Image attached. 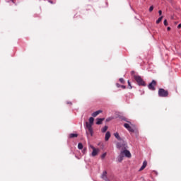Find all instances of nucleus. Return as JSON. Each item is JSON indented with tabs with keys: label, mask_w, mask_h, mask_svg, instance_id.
<instances>
[{
	"label": "nucleus",
	"mask_w": 181,
	"mask_h": 181,
	"mask_svg": "<svg viewBox=\"0 0 181 181\" xmlns=\"http://www.w3.org/2000/svg\"><path fill=\"white\" fill-rule=\"evenodd\" d=\"M159 97H168L169 95V92L163 88H160L158 90Z\"/></svg>",
	"instance_id": "1"
},
{
	"label": "nucleus",
	"mask_w": 181,
	"mask_h": 181,
	"mask_svg": "<svg viewBox=\"0 0 181 181\" xmlns=\"http://www.w3.org/2000/svg\"><path fill=\"white\" fill-rule=\"evenodd\" d=\"M134 80L139 84V86H145V81L140 76H134Z\"/></svg>",
	"instance_id": "2"
},
{
	"label": "nucleus",
	"mask_w": 181,
	"mask_h": 181,
	"mask_svg": "<svg viewBox=\"0 0 181 181\" xmlns=\"http://www.w3.org/2000/svg\"><path fill=\"white\" fill-rule=\"evenodd\" d=\"M117 148H118V149H122V151H125L127 148H128V145L127 144V143L123 141L122 143H117Z\"/></svg>",
	"instance_id": "3"
},
{
	"label": "nucleus",
	"mask_w": 181,
	"mask_h": 181,
	"mask_svg": "<svg viewBox=\"0 0 181 181\" xmlns=\"http://www.w3.org/2000/svg\"><path fill=\"white\" fill-rule=\"evenodd\" d=\"M148 89L151 90V91H155L156 90V88L155 87H156V81L153 80L151 81V83H150L148 84Z\"/></svg>",
	"instance_id": "4"
},
{
	"label": "nucleus",
	"mask_w": 181,
	"mask_h": 181,
	"mask_svg": "<svg viewBox=\"0 0 181 181\" xmlns=\"http://www.w3.org/2000/svg\"><path fill=\"white\" fill-rule=\"evenodd\" d=\"M86 128L88 130L89 134H90V136H93V124L88 123V122H86Z\"/></svg>",
	"instance_id": "5"
},
{
	"label": "nucleus",
	"mask_w": 181,
	"mask_h": 181,
	"mask_svg": "<svg viewBox=\"0 0 181 181\" xmlns=\"http://www.w3.org/2000/svg\"><path fill=\"white\" fill-rule=\"evenodd\" d=\"M91 148L93 149L92 156H97L98 155V152H100V149L95 148L94 146H91Z\"/></svg>",
	"instance_id": "6"
},
{
	"label": "nucleus",
	"mask_w": 181,
	"mask_h": 181,
	"mask_svg": "<svg viewBox=\"0 0 181 181\" xmlns=\"http://www.w3.org/2000/svg\"><path fill=\"white\" fill-rule=\"evenodd\" d=\"M121 153L124 155V156H126V158H131V152L127 150V148L126 150L122 151Z\"/></svg>",
	"instance_id": "7"
},
{
	"label": "nucleus",
	"mask_w": 181,
	"mask_h": 181,
	"mask_svg": "<svg viewBox=\"0 0 181 181\" xmlns=\"http://www.w3.org/2000/svg\"><path fill=\"white\" fill-rule=\"evenodd\" d=\"M147 165H148V162H146V160H144V163H143L142 166L139 169V171L141 172V171L144 170V169H145V168H146Z\"/></svg>",
	"instance_id": "8"
},
{
	"label": "nucleus",
	"mask_w": 181,
	"mask_h": 181,
	"mask_svg": "<svg viewBox=\"0 0 181 181\" xmlns=\"http://www.w3.org/2000/svg\"><path fill=\"white\" fill-rule=\"evenodd\" d=\"M105 119V118H98L96 122V125H101L103 124V121Z\"/></svg>",
	"instance_id": "9"
},
{
	"label": "nucleus",
	"mask_w": 181,
	"mask_h": 181,
	"mask_svg": "<svg viewBox=\"0 0 181 181\" xmlns=\"http://www.w3.org/2000/svg\"><path fill=\"white\" fill-rule=\"evenodd\" d=\"M101 112H103V110H98L96 112H94L93 114H92V117H97L98 115H100V114H101Z\"/></svg>",
	"instance_id": "10"
},
{
	"label": "nucleus",
	"mask_w": 181,
	"mask_h": 181,
	"mask_svg": "<svg viewBox=\"0 0 181 181\" xmlns=\"http://www.w3.org/2000/svg\"><path fill=\"white\" fill-rule=\"evenodd\" d=\"M111 138V133L110 132H107L105 136V140L108 141Z\"/></svg>",
	"instance_id": "11"
},
{
	"label": "nucleus",
	"mask_w": 181,
	"mask_h": 181,
	"mask_svg": "<svg viewBox=\"0 0 181 181\" xmlns=\"http://www.w3.org/2000/svg\"><path fill=\"white\" fill-rule=\"evenodd\" d=\"M124 155L122 154V152H120V154L118 156V162H122L124 160Z\"/></svg>",
	"instance_id": "12"
},
{
	"label": "nucleus",
	"mask_w": 181,
	"mask_h": 181,
	"mask_svg": "<svg viewBox=\"0 0 181 181\" xmlns=\"http://www.w3.org/2000/svg\"><path fill=\"white\" fill-rule=\"evenodd\" d=\"M102 179L107 180V171H103L102 175Z\"/></svg>",
	"instance_id": "13"
},
{
	"label": "nucleus",
	"mask_w": 181,
	"mask_h": 181,
	"mask_svg": "<svg viewBox=\"0 0 181 181\" xmlns=\"http://www.w3.org/2000/svg\"><path fill=\"white\" fill-rule=\"evenodd\" d=\"M114 135H115V138H116L117 139H118V141H121V140H122L121 136H119V134H118V133H115Z\"/></svg>",
	"instance_id": "14"
},
{
	"label": "nucleus",
	"mask_w": 181,
	"mask_h": 181,
	"mask_svg": "<svg viewBox=\"0 0 181 181\" xmlns=\"http://www.w3.org/2000/svg\"><path fill=\"white\" fill-rule=\"evenodd\" d=\"M78 136V134H69V138H77Z\"/></svg>",
	"instance_id": "15"
},
{
	"label": "nucleus",
	"mask_w": 181,
	"mask_h": 181,
	"mask_svg": "<svg viewBox=\"0 0 181 181\" xmlns=\"http://www.w3.org/2000/svg\"><path fill=\"white\" fill-rule=\"evenodd\" d=\"M162 19H163V16H160V18H158V19L156 21V23H160V22H162Z\"/></svg>",
	"instance_id": "16"
},
{
	"label": "nucleus",
	"mask_w": 181,
	"mask_h": 181,
	"mask_svg": "<svg viewBox=\"0 0 181 181\" xmlns=\"http://www.w3.org/2000/svg\"><path fill=\"white\" fill-rule=\"evenodd\" d=\"M89 124H94V117L89 118Z\"/></svg>",
	"instance_id": "17"
},
{
	"label": "nucleus",
	"mask_w": 181,
	"mask_h": 181,
	"mask_svg": "<svg viewBox=\"0 0 181 181\" xmlns=\"http://www.w3.org/2000/svg\"><path fill=\"white\" fill-rule=\"evenodd\" d=\"M108 129V126H105L103 129H102V132L105 133L107 132V130Z\"/></svg>",
	"instance_id": "18"
},
{
	"label": "nucleus",
	"mask_w": 181,
	"mask_h": 181,
	"mask_svg": "<svg viewBox=\"0 0 181 181\" xmlns=\"http://www.w3.org/2000/svg\"><path fill=\"white\" fill-rule=\"evenodd\" d=\"M124 128H126L127 129H129L131 127V126L128 124V123H125L124 124Z\"/></svg>",
	"instance_id": "19"
},
{
	"label": "nucleus",
	"mask_w": 181,
	"mask_h": 181,
	"mask_svg": "<svg viewBox=\"0 0 181 181\" xmlns=\"http://www.w3.org/2000/svg\"><path fill=\"white\" fill-rule=\"evenodd\" d=\"M83 144L78 143V149H83Z\"/></svg>",
	"instance_id": "20"
},
{
	"label": "nucleus",
	"mask_w": 181,
	"mask_h": 181,
	"mask_svg": "<svg viewBox=\"0 0 181 181\" xmlns=\"http://www.w3.org/2000/svg\"><path fill=\"white\" fill-rule=\"evenodd\" d=\"M128 131L129 132H135V130L134 129V128H132V127H130L129 128L127 129Z\"/></svg>",
	"instance_id": "21"
},
{
	"label": "nucleus",
	"mask_w": 181,
	"mask_h": 181,
	"mask_svg": "<svg viewBox=\"0 0 181 181\" xmlns=\"http://www.w3.org/2000/svg\"><path fill=\"white\" fill-rule=\"evenodd\" d=\"M119 81H120V83H122V84H124V83H125V81L122 78H120Z\"/></svg>",
	"instance_id": "22"
},
{
	"label": "nucleus",
	"mask_w": 181,
	"mask_h": 181,
	"mask_svg": "<svg viewBox=\"0 0 181 181\" xmlns=\"http://www.w3.org/2000/svg\"><path fill=\"white\" fill-rule=\"evenodd\" d=\"M105 156H107V153H104L103 154H102V156H101L102 159H104V158H105Z\"/></svg>",
	"instance_id": "23"
},
{
	"label": "nucleus",
	"mask_w": 181,
	"mask_h": 181,
	"mask_svg": "<svg viewBox=\"0 0 181 181\" xmlns=\"http://www.w3.org/2000/svg\"><path fill=\"white\" fill-rule=\"evenodd\" d=\"M112 119V117H109L106 119V122H110V121H111Z\"/></svg>",
	"instance_id": "24"
},
{
	"label": "nucleus",
	"mask_w": 181,
	"mask_h": 181,
	"mask_svg": "<svg viewBox=\"0 0 181 181\" xmlns=\"http://www.w3.org/2000/svg\"><path fill=\"white\" fill-rule=\"evenodd\" d=\"M152 11H153V6H151L149 8V12H152Z\"/></svg>",
	"instance_id": "25"
},
{
	"label": "nucleus",
	"mask_w": 181,
	"mask_h": 181,
	"mask_svg": "<svg viewBox=\"0 0 181 181\" xmlns=\"http://www.w3.org/2000/svg\"><path fill=\"white\" fill-rule=\"evenodd\" d=\"M164 25H165V26H168V21L167 20L164 21Z\"/></svg>",
	"instance_id": "26"
},
{
	"label": "nucleus",
	"mask_w": 181,
	"mask_h": 181,
	"mask_svg": "<svg viewBox=\"0 0 181 181\" xmlns=\"http://www.w3.org/2000/svg\"><path fill=\"white\" fill-rule=\"evenodd\" d=\"M128 86L129 87H130V88H132V86H131V82H129V81H128Z\"/></svg>",
	"instance_id": "27"
},
{
	"label": "nucleus",
	"mask_w": 181,
	"mask_h": 181,
	"mask_svg": "<svg viewBox=\"0 0 181 181\" xmlns=\"http://www.w3.org/2000/svg\"><path fill=\"white\" fill-rule=\"evenodd\" d=\"M158 13H159V15H160V16L162 15V10H159L158 11Z\"/></svg>",
	"instance_id": "28"
},
{
	"label": "nucleus",
	"mask_w": 181,
	"mask_h": 181,
	"mask_svg": "<svg viewBox=\"0 0 181 181\" xmlns=\"http://www.w3.org/2000/svg\"><path fill=\"white\" fill-rule=\"evenodd\" d=\"M82 152L84 153L85 152H87V148H83Z\"/></svg>",
	"instance_id": "29"
},
{
	"label": "nucleus",
	"mask_w": 181,
	"mask_h": 181,
	"mask_svg": "<svg viewBox=\"0 0 181 181\" xmlns=\"http://www.w3.org/2000/svg\"><path fill=\"white\" fill-rule=\"evenodd\" d=\"M180 28H181V24H179V25H177V29H180Z\"/></svg>",
	"instance_id": "30"
},
{
	"label": "nucleus",
	"mask_w": 181,
	"mask_h": 181,
	"mask_svg": "<svg viewBox=\"0 0 181 181\" xmlns=\"http://www.w3.org/2000/svg\"><path fill=\"white\" fill-rule=\"evenodd\" d=\"M116 86H117V87H118V88L121 87V86L119 85V83H117Z\"/></svg>",
	"instance_id": "31"
},
{
	"label": "nucleus",
	"mask_w": 181,
	"mask_h": 181,
	"mask_svg": "<svg viewBox=\"0 0 181 181\" xmlns=\"http://www.w3.org/2000/svg\"><path fill=\"white\" fill-rule=\"evenodd\" d=\"M49 4H53V1L52 0H49Z\"/></svg>",
	"instance_id": "32"
},
{
	"label": "nucleus",
	"mask_w": 181,
	"mask_h": 181,
	"mask_svg": "<svg viewBox=\"0 0 181 181\" xmlns=\"http://www.w3.org/2000/svg\"><path fill=\"white\" fill-rule=\"evenodd\" d=\"M170 29H171L170 27L167 28V30H170Z\"/></svg>",
	"instance_id": "33"
},
{
	"label": "nucleus",
	"mask_w": 181,
	"mask_h": 181,
	"mask_svg": "<svg viewBox=\"0 0 181 181\" xmlns=\"http://www.w3.org/2000/svg\"><path fill=\"white\" fill-rule=\"evenodd\" d=\"M122 88H126L125 86H121Z\"/></svg>",
	"instance_id": "34"
},
{
	"label": "nucleus",
	"mask_w": 181,
	"mask_h": 181,
	"mask_svg": "<svg viewBox=\"0 0 181 181\" xmlns=\"http://www.w3.org/2000/svg\"><path fill=\"white\" fill-rule=\"evenodd\" d=\"M135 72L134 71H132V74H134Z\"/></svg>",
	"instance_id": "35"
},
{
	"label": "nucleus",
	"mask_w": 181,
	"mask_h": 181,
	"mask_svg": "<svg viewBox=\"0 0 181 181\" xmlns=\"http://www.w3.org/2000/svg\"><path fill=\"white\" fill-rule=\"evenodd\" d=\"M68 104H70V105H71V102H70V103H68Z\"/></svg>",
	"instance_id": "36"
}]
</instances>
